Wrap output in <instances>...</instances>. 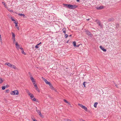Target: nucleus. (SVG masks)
<instances>
[{
    "label": "nucleus",
    "mask_w": 121,
    "mask_h": 121,
    "mask_svg": "<svg viewBox=\"0 0 121 121\" xmlns=\"http://www.w3.org/2000/svg\"><path fill=\"white\" fill-rule=\"evenodd\" d=\"M0 41H2V39L1 36L0 34Z\"/></svg>",
    "instance_id": "nucleus-35"
},
{
    "label": "nucleus",
    "mask_w": 121,
    "mask_h": 121,
    "mask_svg": "<svg viewBox=\"0 0 121 121\" xmlns=\"http://www.w3.org/2000/svg\"><path fill=\"white\" fill-rule=\"evenodd\" d=\"M31 118L33 121H35L36 120L35 119L34 117V116H32L31 117Z\"/></svg>",
    "instance_id": "nucleus-19"
},
{
    "label": "nucleus",
    "mask_w": 121,
    "mask_h": 121,
    "mask_svg": "<svg viewBox=\"0 0 121 121\" xmlns=\"http://www.w3.org/2000/svg\"><path fill=\"white\" fill-rule=\"evenodd\" d=\"M14 23L15 24V26L17 28V29L18 30H19V27L17 25V22H14Z\"/></svg>",
    "instance_id": "nucleus-10"
},
{
    "label": "nucleus",
    "mask_w": 121,
    "mask_h": 121,
    "mask_svg": "<svg viewBox=\"0 0 121 121\" xmlns=\"http://www.w3.org/2000/svg\"><path fill=\"white\" fill-rule=\"evenodd\" d=\"M86 32H87V33H87H87H90H90H90V32H89V31L88 30H86Z\"/></svg>",
    "instance_id": "nucleus-32"
},
{
    "label": "nucleus",
    "mask_w": 121,
    "mask_h": 121,
    "mask_svg": "<svg viewBox=\"0 0 121 121\" xmlns=\"http://www.w3.org/2000/svg\"><path fill=\"white\" fill-rule=\"evenodd\" d=\"M78 6L75 5H71L69 4L68 8L70 9H72L76 8Z\"/></svg>",
    "instance_id": "nucleus-4"
},
{
    "label": "nucleus",
    "mask_w": 121,
    "mask_h": 121,
    "mask_svg": "<svg viewBox=\"0 0 121 121\" xmlns=\"http://www.w3.org/2000/svg\"><path fill=\"white\" fill-rule=\"evenodd\" d=\"M20 49L22 50V54L24 55L26 54V53L24 52V49H23V48H20Z\"/></svg>",
    "instance_id": "nucleus-13"
},
{
    "label": "nucleus",
    "mask_w": 121,
    "mask_h": 121,
    "mask_svg": "<svg viewBox=\"0 0 121 121\" xmlns=\"http://www.w3.org/2000/svg\"><path fill=\"white\" fill-rule=\"evenodd\" d=\"M100 48L104 52H105L106 51V49H104L103 47H102L101 46L100 47Z\"/></svg>",
    "instance_id": "nucleus-12"
},
{
    "label": "nucleus",
    "mask_w": 121,
    "mask_h": 121,
    "mask_svg": "<svg viewBox=\"0 0 121 121\" xmlns=\"http://www.w3.org/2000/svg\"><path fill=\"white\" fill-rule=\"evenodd\" d=\"M87 20L88 21L89 20V19H87Z\"/></svg>",
    "instance_id": "nucleus-45"
},
{
    "label": "nucleus",
    "mask_w": 121,
    "mask_h": 121,
    "mask_svg": "<svg viewBox=\"0 0 121 121\" xmlns=\"http://www.w3.org/2000/svg\"><path fill=\"white\" fill-rule=\"evenodd\" d=\"M13 39V43H15H15H16V42H15V38Z\"/></svg>",
    "instance_id": "nucleus-26"
},
{
    "label": "nucleus",
    "mask_w": 121,
    "mask_h": 121,
    "mask_svg": "<svg viewBox=\"0 0 121 121\" xmlns=\"http://www.w3.org/2000/svg\"><path fill=\"white\" fill-rule=\"evenodd\" d=\"M86 83V82H83V85H84V87H86V86L85 85V83Z\"/></svg>",
    "instance_id": "nucleus-27"
},
{
    "label": "nucleus",
    "mask_w": 121,
    "mask_h": 121,
    "mask_svg": "<svg viewBox=\"0 0 121 121\" xmlns=\"http://www.w3.org/2000/svg\"><path fill=\"white\" fill-rule=\"evenodd\" d=\"M77 2H78L79 1V0H77Z\"/></svg>",
    "instance_id": "nucleus-44"
},
{
    "label": "nucleus",
    "mask_w": 121,
    "mask_h": 121,
    "mask_svg": "<svg viewBox=\"0 0 121 121\" xmlns=\"http://www.w3.org/2000/svg\"><path fill=\"white\" fill-rule=\"evenodd\" d=\"M27 93L28 95L30 97L31 99L33 101H36V99L34 97L33 94L31 93L28 90H27Z\"/></svg>",
    "instance_id": "nucleus-3"
},
{
    "label": "nucleus",
    "mask_w": 121,
    "mask_h": 121,
    "mask_svg": "<svg viewBox=\"0 0 121 121\" xmlns=\"http://www.w3.org/2000/svg\"><path fill=\"white\" fill-rule=\"evenodd\" d=\"M104 7L102 6H101L99 7H97L96 8L97 9L99 10L103 9L104 8Z\"/></svg>",
    "instance_id": "nucleus-11"
},
{
    "label": "nucleus",
    "mask_w": 121,
    "mask_h": 121,
    "mask_svg": "<svg viewBox=\"0 0 121 121\" xmlns=\"http://www.w3.org/2000/svg\"><path fill=\"white\" fill-rule=\"evenodd\" d=\"M8 10L10 12H13V11L11 9H8Z\"/></svg>",
    "instance_id": "nucleus-30"
},
{
    "label": "nucleus",
    "mask_w": 121,
    "mask_h": 121,
    "mask_svg": "<svg viewBox=\"0 0 121 121\" xmlns=\"http://www.w3.org/2000/svg\"><path fill=\"white\" fill-rule=\"evenodd\" d=\"M67 121H71V120H70L67 119Z\"/></svg>",
    "instance_id": "nucleus-37"
},
{
    "label": "nucleus",
    "mask_w": 121,
    "mask_h": 121,
    "mask_svg": "<svg viewBox=\"0 0 121 121\" xmlns=\"http://www.w3.org/2000/svg\"><path fill=\"white\" fill-rule=\"evenodd\" d=\"M12 95H18L19 94V92L17 90H15L12 91L10 93Z\"/></svg>",
    "instance_id": "nucleus-5"
},
{
    "label": "nucleus",
    "mask_w": 121,
    "mask_h": 121,
    "mask_svg": "<svg viewBox=\"0 0 121 121\" xmlns=\"http://www.w3.org/2000/svg\"><path fill=\"white\" fill-rule=\"evenodd\" d=\"M18 15L21 16H23V17L25 16V15L22 14H18Z\"/></svg>",
    "instance_id": "nucleus-24"
},
{
    "label": "nucleus",
    "mask_w": 121,
    "mask_h": 121,
    "mask_svg": "<svg viewBox=\"0 0 121 121\" xmlns=\"http://www.w3.org/2000/svg\"><path fill=\"white\" fill-rule=\"evenodd\" d=\"M15 46L17 50H19V49H20V48H22L21 46H20V45L18 44L17 42H16L15 43Z\"/></svg>",
    "instance_id": "nucleus-7"
},
{
    "label": "nucleus",
    "mask_w": 121,
    "mask_h": 121,
    "mask_svg": "<svg viewBox=\"0 0 121 121\" xmlns=\"http://www.w3.org/2000/svg\"><path fill=\"white\" fill-rule=\"evenodd\" d=\"M98 104V103L97 102H95L94 105V107L95 108L96 107V106Z\"/></svg>",
    "instance_id": "nucleus-20"
},
{
    "label": "nucleus",
    "mask_w": 121,
    "mask_h": 121,
    "mask_svg": "<svg viewBox=\"0 0 121 121\" xmlns=\"http://www.w3.org/2000/svg\"><path fill=\"white\" fill-rule=\"evenodd\" d=\"M42 78L43 80L48 85H49L51 88L52 90H54L55 91H56V90L54 88L52 85L51 84L50 82H48L47 79H46L45 78L43 77H42Z\"/></svg>",
    "instance_id": "nucleus-1"
},
{
    "label": "nucleus",
    "mask_w": 121,
    "mask_h": 121,
    "mask_svg": "<svg viewBox=\"0 0 121 121\" xmlns=\"http://www.w3.org/2000/svg\"><path fill=\"white\" fill-rule=\"evenodd\" d=\"M6 87H7V86H6V87L5 86H2L1 88H2V90H5Z\"/></svg>",
    "instance_id": "nucleus-21"
},
{
    "label": "nucleus",
    "mask_w": 121,
    "mask_h": 121,
    "mask_svg": "<svg viewBox=\"0 0 121 121\" xmlns=\"http://www.w3.org/2000/svg\"><path fill=\"white\" fill-rule=\"evenodd\" d=\"M33 84H34V86H35L36 85H37V84L35 83V82H33Z\"/></svg>",
    "instance_id": "nucleus-34"
},
{
    "label": "nucleus",
    "mask_w": 121,
    "mask_h": 121,
    "mask_svg": "<svg viewBox=\"0 0 121 121\" xmlns=\"http://www.w3.org/2000/svg\"><path fill=\"white\" fill-rule=\"evenodd\" d=\"M2 3L5 6V7L6 4H5V3L4 2H2Z\"/></svg>",
    "instance_id": "nucleus-33"
},
{
    "label": "nucleus",
    "mask_w": 121,
    "mask_h": 121,
    "mask_svg": "<svg viewBox=\"0 0 121 121\" xmlns=\"http://www.w3.org/2000/svg\"><path fill=\"white\" fill-rule=\"evenodd\" d=\"M36 89V90L39 92H40V91L39 90V89L38 88V87L36 88H35Z\"/></svg>",
    "instance_id": "nucleus-22"
},
{
    "label": "nucleus",
    "mask_w": 121,
    "mask_h": 121,
    "mask_svg": "<svg viewBox=\"0 0 121 121\" xmlns=\"http://www.w3.org/2000/svg\"><path fill=\"white\" fill-rule=\"evenodd\" d=\"M35 86V88H36V87H38L37 85H36Z\"/></svg>",
    "instance_id": "nucleus-39"
},
{
    "label": "nucleus",
    "mask_w": 121,
    "mask_h": 121,
    "mask_svg": "<svg viewBox=\"0 0 121 121\" xmlns=\"http://www.w3.org/2000/svg\"><path fill=\"white\" fill-rule=\"evenodd\" d=\"M69 4H63V5L64 6H65L66 7L68 8H69Z\"/></svg>",
    "instance_id": "nucleus-17"
},
{
    "label": "nucleus",
    "mask_w": 121,
    "mask_h": 121,
    "mask_svg": "<svg viewBox=\"0 0 121 121\" xmlns=\"http://www.w3.org/2000/svg\"><path fill=\"white\" fill-rule=\"evenodd\" d=\"M12 39L15 38V35L14 33L12 32Z\"/></svg>",
    "instance_id": "nucleus-18"
},
{
    "label": "nucleus",
    "mask_w": 121,
    "mask_h": 121,
    "mask_svg": "<svg viewBox=\"0 0 121 121\" xmlns=\"http://www.w3.org/2000/svg\"><path fill=\"white\" fill-rule=\"evenodd\" d=\"M39 45H40V44H39V43L37 44V46H39Z\"/></svg>",
    "instance_id": "nucleus-42"
},
{
    "label": "nucleus",
    "mask_w": 121,
    "mask_h": 121,
    "mask_svg": "<svg viewBox=\"0 0 121 121\" xmlns=\"http://www.w3.org/2000/svg\"><path fill=\"white\" fill-rule=\"evenodd\" d=\"M8 87H9V85H8Z\"/></svg>",
    "instance_id": "nucleus-48"
},
{
    "label": "nucleus",
    "mask_w": 121,
    "mask_h": 121,
    "mask_svg": "<svg viewBox=\"0 0 121 121\" xmlns=\"http://www.w3.org/2000/svg\"><path fill=\"white\" fill-rule=\"evenodd\" d=\"M64 102H65L66 103H67L69 105H71V104H70V103L68 101H67L65 99H64Z\"/></svg>",
    "instance_id": "nucleus-15"
},
{
    "label": "nucleus",
    "mask_w": 121,
    "mask_h": 121,
    "mask_svg": "<svg viewBox=\"0 0 121 121\" xmlns=\"http://www.w3.org/2000/svg\"><path fill=\"white\" fill-rule=\"evenodd\" d=\"M62 30L63 32L65 34L66 33V30L65 28H63Z\"/></svg>",
    "instance_id": "nucleus-16"
},
{
    "label": "nucleus",
    "mask_w": 121,
    "mask_h": 121,
    "mask_svg": "<svg viewBox=\"0 0 121 121\" xmlns=\"http://www.w3.org/2000/svg\"><path fill=\"white\" fill-rule=\"evenodd\" d=\"M42 43H41V42H40L39 43V44H41Z\"/></svg>",
    "instance_id": "nucleus-43"
},
{
    "label": "nucleus",
    "mask_w": 121,
    "mask_h": 121,
    "mask_svg": "<svg viewBox=\"0 0 121 121\" xmlns=\"http://www.w3.org/2000/svg\"><path fill=\"white\" fill-rule=\"evenodd\" d=\"M9 91V89L6 90V92L7 93H8Z\"/></svg>",
    "instance_id": "nucleus-29"
},
{
    "label": "nucleus",
    "mask_w": 121,
    "mask_h": 121,
    "mask_svg": "<svg viewBox=\"0 0 121 121\" xmlns=\"http://www.w3.org/2000/svg\"><path fill=\"white\" fill-rule=\"evenodd\" d=\"M79 45H78L77 46V47H79Z\"/></svg>",
    "instance_id": "nucleus-46"
},
{
    "label": "nucleus",
    "mask_w": 121,
    "mask_h": 121,
    "mask_svg": "<svg viewBox=\"0 0 121 121\" xmlns=\"http://www.w3.org/2000/svg\"><path fill=\"white\" fill-rule=\"evenodd\" d=\"M36 111L40 117H43V116L41 114L40 110L37 109Z\"/></svg>",
    "instance_id": "nucleus-8"
},
{
    "label": "nucleus",
    "mask_w": 121,
    "mask_h": 121,
    "mask_svg": "<svg viewBox=\"0 0 121 121\" xmlns=\"http://www.w3.org/2000/svg\"><path fill=\"white\" fill-rule=\"evenodd\" d=\"M11 19L12 21H14V22H16L15 20L13 18V17H11Z\"/></svg>",
    "instance_id": "nucleus-25"
},
{
    "label": "nucleus",
    "mask_w": 121,
    "mask_h": 121,
    "mask_svg": "<svg viewBox=\"0 0 121 121\" xmlns=\"http://www.w3.org/2000/svg\"><path fill=\"white\" fill-rule=\"evenodd\" d=\"M38 102V101H36V102Z\"/></svg>",
    "instance_id": "nucleus-49"
},
{
    "label": "nucleus",
    "mask_w": 121,
    "mask_h": 121,
    "mask_svg": "<svg viewBox=\"0 0 121 121\" xmlns=\"http://www.w3.org/2000/svg\"><path fill=\"white\" fill-rule=\"evenodd\" d=\"M35 86V88H36V87H38L37 85H36Z\"/></svg>",
    "instance_id": "nucleus-38"
},
{
    "label": "nucleus",
    "mask_w": 121,
    "mask_h": 121,
    "mask_svg": "<svg viewBox=\"0 0 121 121\" xmlns=\"http://www.w3.org/2000/svg\"><path fill=\"white\" fill-rule=\"evenodd\" d=\"M73 46H75V47L76 46V42H75V41L73 42Z\"/></svg>",
    "instance_id": "nucleus-23"
},
{
    "label": "nucleus",
    "mask_w": 121,
    "mask_h": 121,
    "mask_svg": "<svg viewBox=\"0 0 121 121\" xmlns=\"http://www.w3.org/2000/svg\"><path fill=\"white\" fill-rule=\"evenodd\" d=\"M98 24H99V26H102V25H101V24L100 22H98Z\"/></svg>",
    "instance_id": "nucleus-31"
},
{
    "label": "nucleus",
    "mask_w": 121,
    "mask_h": 121,
    "mask_svg": "<svg viewBox=\"0 0 121 121\" xmlns=\"http://www.w3.org/2000/svg\"><path fill=\"white\" fill-rule=\"evenodd\" d=\"M5 65L8 66L14 69H17V70H18V68H16L15 65L11 64L9 62L6 63H5Z\"/></svg>",
    "instance_id": "nucleus-2"
},
{
    "label": "nucleus",
    "mask_w": 121,
    "mask_h": 121,
    "mask_svg": "<svg viewBox=\"0 0 121 121\" xmlns=\"http://www.w3.org/2000/svg\"><path fill=\"white\" fill-rule=\"evenodd\" d=\"M4 81V80H3L2 78L0 77V84H1Z\"/></svg>",
    "instance_id": "nucleus-14"
},
{
    "label": "nucleus",
    "mask_w": 121,
    "mask_h": 121,
    "mask_svg": "<svg viewBox=\"0 0 121 121\" xmlns=\"http://www.w3.org/2000/svg\"><path fill=\"white\" fill-rule=\"evenodd\" d=\"M65 34V38H67L68 36V35L67 34Z\"/></svg>",
    "instance_id": "nucleus-28"
},
{
    "label": "nucleus",
    "mask_w": 121,
    "mask_h": 121,
    "mask_svg": "<svg viewBox=\"0 0 121 121\" xmlns=\"http://www.w3.org/2000/svg\"><path fill=\"white\" fill-rule=\"evenodd\" d=\"M14 13H16V14H17V13L16 12H14Z\"/></svg>",
    "instance_id": "nucleus-41"
},
{
    "label": "nucleus",
    "mask_w": 121,
    "mask_h": 121,
    "mask_svg": "<svg viewBox=\"0 0 121 121\" xmlns=\"http://www.w3.org/2000/svg\"><path fill=\"white\" fill-rule=\"evenodd\" d=\"M78 105L80 106V107H81L83 109L86 111H87V108L84 106L82 104H78Z\"/></svg>",
    "instance_id": "nucleus-6"
},
{
    "label": "nucleus",
    "mask_w": 121,
    "mask_h": 121,
    "mask_svg": "<svg viewBox=\"0 0 121 121\" xmlns=\"http://www.w3.org/2000/svg\"><path fill=\"white\" fill-rule=\"evenodd\" d=\"M72 36V35H69V36Z\"/></svg>",
    "instance_id": "nucleus-47"
},
{
    "label": "nucleus",
    "mask_w": 121,
    "mask_h": 121,
    "mask_svg": "<svg viewBox=\"0 0 121 121\" xmlns=\"http://www.w3.org/2000/svg\"><path fill=\"white\" fill-rule=\"evenodd\" d=\"M81 121H86L85 120H83V119H82Z\"/></svg>",
    "instance_id": "nucleus-40"
},
{
    "label": "nucleus",
    "mask_w": 121,
    "mask_h": 121,
    "mask_svg": "<svg viewBox=\"0 0 121 121\" xmlns=\"http://www.w3.org/2000/svg\"><path fill=\"white\" fill-rule=\"evenodd\" d=\"M30 79L33 82H36L34 78L32 76H31L30 77Z\"/></svg>",
    "instance_id": "nucleus-9"
},
{
    "label": "nucleus",
    "mask_w": 121,
    "mask_h": 121,
    "mask_svg": "<svg viewBox=\"0 0 121 121\" xmlns=\"http://www.w3.org/2000/svg\"><path fill=\"white\" fill-rule=\"evenodd\" d=\"M38 46H37V45H36L35 46V48H39V47Z\"/></svg>",
    "instance_id": "nucleus-36"
}]
</instances>
